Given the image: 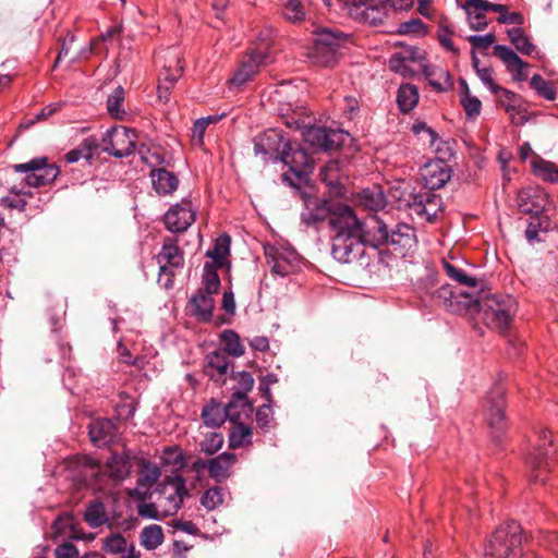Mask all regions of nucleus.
<instances>
[{
	"label": "nucleus",
	"instance_id": "0eeeda50",
	"mask_svg": "<svg viewBox=\"0 0 558 558\" xmlns=\"http://www.w3.org/2000/svg\"><path fill=\"white\" fill-rule=\"evenodd\" d=\"M137 135L134 130L125 126H114L102 137V150L117 158L126 157L136 149Z\"/></svg>",
	"mask_w": 558,
	"mask_h": 558
},
{
	"label": "nucleus",
	"instance_id": "2f4dec72",
	"mask_svg": "<svg viewBox=\"0 0 558 558\" xmlns=\"http://www.w3.org/2000/svg\"><path fill=\"white\" fill-rule=\"evenodd\" d=\"M230 244L231 238L226 233L216 239L214 247L206 252V256L213 259L211 264L217 267L227 265V259L230 254Z\"/></svg>",
	"mask_w": 558,
	"mask_h": 558
},
{
	"label": "nucleus",
	"instance_id": "c9c22d12",
	"mask_svg": "<svg viewBox=\"0 0 558 558\" xmlns=\"http://www.w3.org/2000/svg\"><path fill=\"white\" fill-rule=\"evenodd\" d=\"M359 199L364 208L372 211H378L386 206V197L378 186L363 190L359 195Z\"/></svg>",
	"mask_w": 558,
	"mask_h": 558
},
{
	"label": "nucleus",
	"instance_id": "4be33fe9",
	"mask_svg": "<svg viewBox=\"0 0 558 558\" xmlns=\"http://www.w3.org/2000/svg\"><path fill=\"white\" fill-rule=\"evenodd\" d=\"M349 15L371 26L381 24L386 17L385 9L380 5H367L363 0L349 8Z\"/></svg>",
	"mask_w": 558,
	"mask_h": 558
},
{
	"label": "nucleus",
	"instance_id": "b1692460",
	"mask_svg": "<svg viewBox=\"0 0 558 558\" xmlns=\"http://www.w3.org/2000/svg\"><path fill=\"white\" fill-rule=\"evenodd\" d=\"M422 72L429 85L439 93L448 92L453 86L449 71L444 68L425 64L422 68Z\"/></svg>",
	"mask_w": 558,
	"mask_h": 558
},
{
	"label": "nucleus",
	"instance_id": "ddd939ff",
	"mask_svg": "<svg viewBox=\"0 0 558 558\" xmlns=\"http://www.w3.org/2000/svg\"><path fill=\"white\" fill-rule=\"evenodd\" d=\"M286 143L281 130L269 129L254 138V153L256 156H262L264 160L277 161L280 160Z\"/></svg>",
	"mask_w": 558,
	"mask_h": 558
},
{
	"label": "nucleus",
	"instance_id": "2eb2a0df",
	"mask_svg": "<svg viewBox=\"0 0 558 558\" xmlns=\"http://www.w3.org/2000/svg\"><path fill=\"white\" fill-rule=\"evenodd\" d=\"M183 72L182 59L174 51H167L165 64L160 71L158 78V97L167 101V96L162 95V90L170 93Z\"/></svg>",
	"mask_w": 558,
	"mask_h": 558
},
{
	"label": "nucleus",
	"instance_id": "a18cd8bd",
	"mask_svg": "<svg viewBox=\"0 0 558 558\" xmlns=\"http://www.w3.org/2000/svg\"><path fill=\"white\" fill-rule=\"evenodd\" d=\"M217 266L211 263H205L203 272V289L207 294H216L220 288V278L217 274Z\"/></svg>",
	"mask_w": 558,
	"mask_h": 558
},
{
	"label": "nucleus",
	"instance_id": "7ed1b4c3",
	"mask_svg": "<svg viewBox=\"0 0 558 558\" xmlns=\"http://www.w3.org/2000/svg\"><path fill=\"white\" fill-rule=\"evenodd\" d=\"M482 313L484 323L500 332L508 329L517 313V301L511 295L494 294L476 300L473 311Z\"/></svg>",
	"mask_w": 558,
	"mask_h": 558
},
{
	"label": "nucleus",
	"instance_id": "338daca9",
	"mask_svg": "<svg viewBox=\"0 0 558 558\" xmlns=\"http://www.w3.org/2000/svg\"><path fill=\"white\" fill-rule=\"evenodd\" d=\"M338 162L330 161L325 165L319 172V177L326 185L335 187L338 184Z\"/></svg>",
	"mask_w": 558,
	"mask_h": 558
},
{
	"label": "nucleus",
	"instance_id": "de8ad7c7",
	"mask_svg": "<svg viewBox=\"0 0 558 558\" xmlns=\"http://www.w3.org/2000/svg\"><path fill=\"white\" fill-rule=\"evenodd\" d=\"M95 144L92 140H84L76 148L68 151L64 159L69 163L77 162L81 159L89 160L93 157Z\"/></svg>",
	"mask_w": 558,
	"mask_h": 558
},
{
	"label": "nucleus",
	"instance_id": "6ab92c4d",
	"mask_svg": "<svg viewBox=\"0 0 558 558\" xmlns=\"http://www.w3.org/2000/svg\"><path fill=\"white\" fill-rule=\"evenodd\" d=\"M265 256L271 272L275 275L284 277L294 270L296 260L294 252L266 246Z\"/></svg>",
	"mask_w": 558,
	"mask_h": 558
},
{
	"label": "nucleus",
	"instance_id": "69168bd1",
	"mask_svg": "<svg viewBox=\"0 0 558 558\" xmlns=\"http://www.w3.org/2000/svg\"><path fill=\"white\" fill-rule=\"evenodd\" d=\"M162 461L166 464L173 465L174 468L184 466V457L182 450L178 447H169L162 451Z\"/></svg>",
	"mask_w": 558,
	"mask_h": 558
},
{
	"label": "nucleus",
	"instance_id": "e433bc0d",
	"mask_svg": "<svg viewBox=\"0 0 558 558\" xmlns=\"http://www.w3.org/2000/svg\"><path fill=\"white\" fill-rule=\"evenodd\" d=\"M84 520L93 527L97 529L109 521L105 505L99 500L90 501L84 512Z\"/></svg>",
	"mask_w": 558,
	"mask_h": 558
},
{
	"label": "nucleus",
	"instance_id": "aec40b11",
	"mask_svg": "<svg viewBox=\"0 0 558 558\" xmlns=\"http://www.w3.org/2000/svg\"><path fill=\"white\" fill-rule=\"evenodd\" d=\"M494 54L505 64L512 78L517 82H523L527 78V63L524 62L511 48L505 45L494 46Z\"/></svg>",
	"mask_w": 558,
	"mask_h": 558
},
{
	"label": "nucleus",
	"instance_id": "864d4df0",
	"mask_svg": "<svg viewBox=\"0 0 558 558\" xmlns=\"http://www.w3.org/2000/svg\"><path fill=\"white\" fill-rule=\"evenodd\" d=\"M412 131L415 134H421L425 132L429 136V145L435 147L436 153L441 151V147H445L448 151L450 150V146L447 142H442L438 138V134L429 128L425 122H416L412 126Z\"/></svg>",
	"mask_w": 558,
	"mask_h": 558
},
{
	"label": "nucleus",
	"instance_id": "6e6552de",
	"mask_svg": "<svg viewBox=\"0 0 558 558\" xmlns=\"http://www.w3.org/2000/svg\"><path fill=\"white\" fill-rule=\"evenodd\" d=\"M16 172H25L26 184L39 187L53 182L59 175V168L56 165H48L47 158H35L25 163L13 166Z\"/></svg>",
	"mask_w": 558,
	"mask_h": 558
},
{
	"label": "nucleus",
	"instance_id": "7c9ffc66",
	"mask_svg": "<svg viewBox=\"0 0 558 558\" xmlns=\"http://www.w3.org/2000/svg\"><path fill=\"white\" fill-rule=\"evenodd\" d=\"M230 361L222 351H214L206 355L205 373L211 379L218 380L227 374Z\"/></svg>",
	"mask_w": 558,
	"mask_h": 558
},
{
	"label": "nucleus",
	"instance_id": "f257e3e1",
	"mask_svg": "<svg viewBox=\"0 0 558 558\" xmlns=\"http://www.w3.org/2000/svg\"><path fill=\"white\" fill-rule=\"evenodd\" d=\"M331 254L340 263L356 262L363 256L366 245L378 247L390 244L396 250L410 248L415 242V232L405 223L398 225L390 232L377 216L366 219L357 217L350 206L337 207L329 221Z\"/></svg>",
	"mask_w": 558,
	"mask_h": 558
},
{
	"label": "nucleus",
	"instance_id": "603ef678",
	"mask_svg": "<svg viewBox=\"0 0 558 558\" xmlns=\"http://www.w3.org/2000/svg\"><path fill=\"white\" fill-rule=\"evenodd\" d=\"M225 501V492L221 487L215 486L207 489L201 497V505L208 511L215 510Z\"/></svg>",
	"mask_w": 558,
	"mask_h": 558
},
{
	"label": "nucleus",
	"instance_id": "58836bf2",
	"mask_svg": "<svg viewBox=\"0 0 558 558\" xmlns=\"http://www.w3.org/2000/svg\"><path fill=\"white\" fill-rule=\"evenodd\" d=\"M234 379L238 381L239 390L233 393V400L235 402V407L241 405L243 411L246 413L248 408L245 393L253 388L254 379L252 375L247 372H240L234 376Z\"/></svg>",
	"mask_w": 558,
	"mask_h": 558
},
{
	"label": "nucleus",
	"instance_id": "c03bdc74",
	"mask_svg": "<svg viewBox=\"0 0 558 558\" xmlns=\"http://www.w3.org/2000/svg\"><path fill=\"white\" fill-rule=\"evenodd\" d=\"M73 517L71 514L59 515L51 524V536L53 539L59 537H73Z\"/></svg>",
	"mask_w": 558,
	"mask_h": 558
},
{
	"label": "nucleus",
	"instance_id": "bb28decb",
	"mask_svg": "<svg viewBox=\"0 0 558 558\" xmlns=\"http://www.w3.org/2000/svg\"><path fill=\"white\" fill-rule=\"evenodd\" d=\"M151 183L159 195L172 194L179 185V179L165 168H154L150 171Z\"/></svg>",
	"mask_w": 558,
	"mask_h": 558
},
{
	"label": "nucleus",
	"instance_id": "c756f323",
	"mask_svg": "<svg viewBox=\"0 0 558 558\" xmlns=\"http://www.w3.org/2000/svg\"><path fill=\"white\" fill-rule=\"evenodd\" d=\"M339 206H348L347 204L337 203L333 205H329L328 202L324 201L316 205L315 210H311L307 208L302 214V221L306 225H315L317 222L327 220V223L329 225L330 217L333 213V210ZM330 230V228L328 227ZM331 234V232L329 231Z\"/></svg>",
	"mask_w": 558,
	"mask_h": 558
},
{
	"label": "nucleus",
	"instance_id": "bf43d9fd",
	"mask_svg": "<svg viewBox=\"0 0 558 558\" xmlns=\"http://www.w3.org/2000/svg\"><path fill=\"white\" fill-rule=\"evenodd\" d=\"M275 37V29L271 26H263L256 36V48L253 50L267 51L270 53V47L272 46Z\"/></svg>",
	"mask_w": 558,
	"mask_h": 558
},
{
	"label": "nucleus",
	"instance_id": "a211bd4d",
	"mask_svg": "<svg viewBox=\"0 0 558 558\" xmlns=\"http://www.w3.org/2000/svg\"><path fill=\"white\" fill-rule=\"evenodd\" d=\"M548 194L538 186H529L518 193L517 205L521 213L526 215H539L547 209Z\"/></svg>",
	"mask_w": 558,
	"mask_h": 558
},
{
	"label": "nucleus",
	"instance_id": "dca6fc26",
	"mask_svg": "<svg viewBox=\"0 0 558 558\" xmlns=\"http://www.w3.org/2000/svg\"><path fill=\"white\" fill-rule=\"evenodd\" d=\"M539 438L542 440V445L527 454L525 463L530 471V481L544 483L549 470V451L545 448V445L547 441L548 444L550 441L548 440L547 432H542Z\"/></svg>",
	"mask_w": 558,
	"mask_h": 558
},
{
	"label": "nucleus",
	"instance_id": "cd10ccee",
	"mask_svg": "<svg viewBox=\"0 0 558 558\" xmlns=\"http://www.w3.org/2000/svg\"><path fill=\"white\" fill-rule=\"evenodd\" d=\"M236 461V456L231 452H222L209 459V476L217 482L228 478L231 475V468Z\"/></svg>",
	"mask_w": 558,
	"mask_h": 558
},
{
	"label": "nucleus",
	"instance_id": "9b49d317",
	"mask_svg": "<svg viewBox=\"0 0 558 558\" xmlns=\"http://www.w3.org/2000/svg\"><path fill=\"white\" fill-rule=\"evenodd\" d=\"M433 298L452 313L473 312V305H476L475 298L462 290H454L450 284L441 286Z\"/></svg>",
	"mask_w": 558,
	"mask_h": 558
},
{
	"label": "nucleus",
	"instance_id": "1a4fd4ad",
	"mask_svg": "<svg viewBox=\"0 0 558 558\" xmlns=\"http://www.w3.org/2000/svg\"><path fill=\"white\" fill-rule=\"evenodd\" d=\"M441 156L434 160L426 162L421 169V177L424 181V184L429 190H439L445 186V184L451 178V168L445 161L446 156H451L452 150L449 151L441 147V151L439 153Z\"/></svg>",
	"mask_w": 558,
	"mask_h": 558
},
{
	"label": "nucleus",
	"instance_id": "13d9d810",
	"mask_svg": "<svg viewBox=\"0 0 558 558\" xmlns=\"http://www.w3.org/2000/svg\"><path fill=\"white\" fill-rule=\"evenodd\" d=\"M531 86L547 100L556 98V90L553 85L545 81L539 74H534L530 81Z\"/></svg>",
	"mask_w": 558,
	"mask_h": 558
},
{
	"label": "nucleus",
	"instance_id": "ea45409f",
	"mask_svg": "<svg viewBox=\"0 0 558 558\" xmlns=\"http://www.w3.org/2000/svg\"><path fill=\"white\" fill-rule=\"evenodd\" d=\"M508 37L515 49L525 56H531L536 47L531 43L529 36L521 27H514L507 31Z\"/></svg>",
	"mask_w": 558,
	"mask_h": 558
},
{
	"label": "nucleus",
	"instance_id": "5fc2aeb1",
	"mask_svg": "<svg viewBox=\"0 0 558 558\" xmlns=\"http://www.w3.org/2000/svg\"><path fill=\"white\" fill-rule=\"evenodd\" d=\"M223 445V436L220 433L211 432L205 435L204 439L199 442L202 452L207 456H213L218 452Z\"/></svg>",
	"mask_w": 558,
	"mask_h": 558
},
{
	"label": "nucleus",
	"instance_id": "052dcab7",
	"mask_svg": "<svg viewBox=\"0 0 558 558\" xmlns=\"http://www.w3.org/2000/svg\"><path fill=\"white\" fill-rule=\"evenodd\" d=\"M497 96V102L508 113L515 112L518 110L519 97L511 90L501 87Z\"/></svg>",
	"mask_w": 558,
	"mask_h": 558
},
{
	"label": "nucleus",
	"instance_id": "3c124183",
	"mask_svg": "<svg viewBox=\"0 0 558 558\" xmlns=\"http://www.w3.org/2000/svg\"><path fill=\"white\" fill-rule=\"evenodd\" d=\"M533 171L536 175L548 182H558V168L551 162L543 159L532 162Z\"/></svg>",
	"mask_w": 558,
	"mask_h": 558
},
{
	"label": "nucleus",
	"instance_id": "9d476101",
	"mask_svg": "<svg viewBox=\"0 0 558 558\" xmlns=\"http://www.w3.org/2000/svg\"><path fill=\"white\" fill-rule=\"evenodd\" d=\"M484 417L496 436H499L506 429V416L504 413L505 398L501 388L493 389L484 400Z\"/></svg>",
	"mask_w": 558,
	"mask_h": 558
},
{
	"label": "nucleus",
	"instance_id": "a878e982",
	"mask_svg": "<svg viewBox=\"0 0 558 558\" xmlns=\"http://www.w3.org/2000/svg\"><path fill=\"white\" fill-rule=\"evenodd\" d=\"M211 295L199 289L190 300L192 314L202 322H209L213 317L215 302Z\"/></svg>",
	"mask_w": 558,
	"mask_h": 558
},
{
	"label": "nucleus",
	"instance_id": "20e7f679",
	"mask_svg": "<svg viewBox=\"0 0 558 558\" xmlns=\"http://www.w3.org/2000/svg\"><path fill=\"white\" fill-rule=\"evenodd\" d=\"M280 161L287 165L291 174L294 175V179H292L289 173H283L282 179L294 187L306 182L314 169V160L308 153L300 144L289 141L283 146Z\"/></svg>",
	"mask_w": 558,
	"mask_h": 558
},
{
	"label": "nucleus",
	"instance_id": "f8f14e48",
	"mask_svg": "<svg viewBox=\"0 0 558 558\" xmlns=\"http://www.w3.org/2000/svg\"><path fill=\"white\" fill-rule=\"evenodd\" d=\"M302 136L311 146L324 150L337 149L343 143V133L341 131L312 125L310 122L302 131Z\"/></svg>",
	"mask_w": 558,
	"mask_h": 558
},
{
	"label": "nucleus",
	"instance_id": "6e6d98bb",
	"mask_svg": "<svg viewBox=\"0 0 558 558\" xmlns=\"http://www.w3.org/2000/svg\"><path fill=\"white\" fill-rule=\"evenodd\" d=\"M340 37L336 33L324 28L316 34L315 38V51L319 52L322 48H335L339 47Z\"/></svg>",
	"mask_w": 558,
	"mask_h": 558
},
{
	"label": "nucleus",
	"instance_id": "423d86ee",
	"mask_svg": "<svg viewBox=\"0 0 558 558\" xmlns=\"http://www.w3.org/2000/svg\"><path fill=\"white\" fill-rule=\"evenodd\" d=\"M190 493L185 485V480L181 475L168 477L161 485L157 505L161 515L169 517L175 514L182 507Z\"/></svg>",
	"mask_w": 558,
	"mask_h": 558
},
{
	"label": "nucleus",
	"instance_id": "37998d69",
	"mask_svg": "<svg viewBox=\"0 0 558 558\" xmlns=\"http://www.w3.org/2000/svg\"><path fill=\"white\" fill-rule=\"evenodd\" d=\"M160 475L161 472L157 464L144 460L141 463L138 485L151 488L158 482Z\"/></svg>",
	"mask_w": 558,
	"mask_h": 558
},
{
	"label": "nucleus",
	"instance_id": "f03ea898",
	"mask_svg": "<svg viewBox=\"0 0 558 558\" xmlns=\"http://www.w3.org/2000/svg\"><path fill=\"white\" fill-rule=\"evenodd\" d=\"M523 535L517 521L499 525L485 544V558H521Z\"/></svg>",
	"mask_w": 558,
	"mask_h": 558
},
{
	"label": "nucleus",
	"instance_id": "8fccbe9b",
	"mask_svg": "<svg viewBox=\"0 0 558 558\" xmlns=\"http://www.w3.org/2000/svg\"><path fill=\"white\" fill-rule=\"evenodd\" d=\"M124 100V89L118 86L107 99V109L111 117L123 119L125 111L122 109Z\"/></svg>",
	"mask_w": 558,
	"mask_h": 558
},
{
	"label": "nucleus",
	"instance_id": "f3484780",
	"mask_svg": "<svg viewBox=\"0 0 558 558\" xmlns=\"http://www.w3.org/2000/svg\"><path fill=\"white\" fill-rule=\"evenodd\" d=\"M227 418L234 423L241 418V413L236 411L234 401H230L228 405L223 407L221 403L211 400L202 410V420L208 427H219Z\"/></svg>",
	"mask_w": 558,
	"mask_h": 558
},
{
	"label": "nucleus",
	"instance_id": "72a5a7b5",
	"mask_svg": "<svg viewBox=\"0 0 558 558\" xmlns=\"http://www.w3.org/2000/svg\"><path fill=\"white\" fill-rule=\"evenodd\" d=\"M271 61V53L267 51L251 50L242 61L240 69L253 77L262 65Z\"/></svg>",
	"mask_w": 558,
	"mask_h": 558
},
{
	"label": "nucleus",
	"instance_id": "680f3d73",
	"mask_svg": "<svg viewBox=\"0 0 558 558\" xmlns=\"http://www.w3.org/2000/svg\"><path fill=\"white\" fill-rule=\"evenodd\" d=\"M453 27L447 23H440L438 26L437 37L440 45L446 48L448 51L453 53H458L459 50L454 47L451 36L453 35Z\"/></svg>",
	"mask_w": 558,
	"mask_h": 558
},
{
	"label": "nucleus",
	"instance_id": "39448f33",
	"mask_svg": "<svg viewBox=\"0 0 558 558\" xmlns=\"http://www.w3.org/2000/svg\"><path fill=\"white\" fill-rule=\"evenodd\" d=\"M156 260L159 265L158 282L166 289L172 288L177 270L181 269L184 265L183 252L179 247L177 240L167 238L156 256Z\"/></svg>",
	"mask_w": 558,
	"mask_h": 558
},
{
	"label": "nucleus",
	"instance_id": "4c0bfd02",
	"mask_svg": "<svg viewBox=\"0 0 558 558\" xmlns=\"http://www.w3.org/2000/svg\"><path fill=\"white\" fill-rule=\"evenodd\" d=\"M397 102L402 112H410L418 102V90L416 86L402 84L398 89Z\"/></svg>",
	"mask_w": 558,
	"mask_h": 558
},
{
	"label": "nucleus",
	"instance_id": "c85d7f7f",
	"mask_svg": "<svg viewBox=\"0 0 558 558\" xmlns=\"http://www.w3.org/2000/svg\"><path fill=\"white\" fill-rule=\"evenodd\" d=\"M280 14L289 23L300 24L306 20L305 0H278Z\"/></svg>",
	"mask_w": 558,
	"mask_h": 558
},
{
	"label": "nucleus",
	"instance_id": "09e8293b",
	"mask_svg": "<svg viewBox=\"0 0 558 558\" xmlns=\"http://www.w3.org/2000/svg\"><path fill=\"white\" fill-rule=\"evenodd\" d=\"M102 549L107 554L116 555L121 554V556L130 549L128 546V541L121 534H111L104 538Z\"/></svg>",
	"mask_w": 558,
	"mask_h": 558
},
{
	"label": "nucleus",
	"instance_id": "4d7b16f0",
	"mask_svg": "<svg viewBox=\"0 0 558 558\" xmlns=\"http://www.w3.org/2000/svg\"><path fill=\"white\" fill-rule=\"evenodd\" d=\"M550 221L547 217H533L525 230V236L530 242L538 241V231H547Z\"/></svg>",
	"mask_w": 558,
	"mask_h": 558
},
{
	"label": "nucleus",
	"instance_id": "774afa93",
	"mask_svg": "<svg viewBox=\"0 0 558 558\" xmlns=\"http://www.w3.org/2000/svg\"><path fill=\"white\" fill-rule=\"evenodd\" d=\"M408 59L400 53H395L389 60V68L391 71L401 74L402 76H411L412 70L407 63Z\"/></svg>",
	"mask_w": 558,
	"mask_h": 558
},
{
	"label": "nucleus",
	"instance_id": "49530a36",
	"mask_svg": "<svg viewBox=\"0 0 558 558\" xmlns=\"http://www.w3.org/2000/svg\"><path fill=\"white\" fill-rule=\"evenodd\" d=\"M220 339L223 342L225 350L228 354L235 357H240L244 354V347L242 345L240 337L235 331L226 329L221 332Z\"/></svg>",
	"mask_w": 558,
	"mask_h": 558
},
{
	"label": "nucleus",
	"instance_id": "e2e57ef3",
	"mask_svg": "<svg viewBox=\"0 0 558 558\" xmlns=\"http://www.w3.org/2000/svg\"><path fill=\"white\" fill-rule=\"evenodd\" d=\"M444 267H445L447 275L450 278H452L453 280H456L457 282L468 286V287L476 286L475 278L468 276L463 270L454 267L453 265H451L447 262L445 263Z\"/></svg>",
	"mask_w": 558,
	"mask_h": 558
},
{
	"label": "nucleus",
	"instance_id": "4468645a",
	"mask_svg": "<svg viewBox=\"0 0 558 558\" xmlns=\"http://www.w3.org/2000/svg\"><path fill=\"white\" fill-rule=\"evenodd\" d=\"M196 210L187 199H182L165 214L166 228L173 233H181L195 221Z\"/></svg>",
	"mask_w": 558,
	"mask_h": 558
},
{
	"label": "nucleus",
	"instance_id": "f704fd0d",
	"mask_svg": "<svg viewBox=\"0 0 558 558\" xmlns=\"http://www.w3.org/2000/svg\"><path fill=\"white\" fill-rule=\"evenodd\" d=\"M271 61V53L267 51L251 50L242 61L240 69L253 77L262 65Z\"/></svg>",
	"mask_w": 558,
	"mask_h": 558
},
{
	"label": "nucleus",
	"instance_id": "5701e85b",
	"mask_svg": "<svg viewBox=\"0 0 558 558\" xmlns=\"http://www.w3.org/2000/svg\"><path fill=\"white\" fill-rule=\"evenodd\" d=\"M410 207L420 217L434 221L440 211V198L435 194L426 193L416 197Z\"/></svg>",
	"mask_w": 558,
	"mask_h": 558
},
{
	"label": "nucleus",
	"instance_id": "393cba45",
	"mask_svg": "<svg viewBox=\"0 0 558 558\" xmlns=\"http://www.w3.org/2000/svg\"><path fill=\"white\" fill-rule=\"evenodd\" d=\"M108 476L114 482L128 478L132 471V462L125 453H112L106 463Z\"/></svg>",
	"mask_w": 558,
	"mask_h": 558
},
{
	"label": "nucleus",
	"instance_id": "a19ab883",
	"mask_svg": "<svg viewBox=\"0 0 558 558\" xmlns=\"http://www.w3.org/2000/svg\"><path fill=\"white\" fill-rule=\"evenodd\" d=\"M163 538L162 527L157 524L148 525L141 532V544L148 550H154L159 547Z\"/></svg>",
	"mask_w": 558,
	"mask_h": 558
},
{
	"label": "nucleus",
	"instance_id": "0e129e2a",
	"mask_svg": "<svg viewBox=\"0 0 558 558\" xmlns=\"http://www.w3.org/2000/svg\"><path fill=\"white\" fill-rule=\"evenodd\" d=\"M312 58L315 63H318L324 66H331L337 62V49L335 48H322L319 52L315 51V48L312 52Z\"/></svg>",
	"mask_w": 558,
	"mask_h": 558
},
{
	"label": "nucleus",
	"instance_id": "79ce46f5",
	"mask_svg": "<svg viewBox=\"0 0 558 558\" xmlns=\"http://www.w3.org/2000/svg\"><path fill=\"white\" fill-rule=\"evenodd\" d=\"M252 428L243 423H236L230 435L229 446L230 448H241L252 444Z\"/></svg>",
	"mask_w": 558,
	"mask_h": 558
},
{
	"label": "nucleus",
	"instance_id": "412c9836",
	"mask_svg": "<svg viewBox=\"0 0 558 558\" xmlns=\"http://www.w3.org/2000/svg\"><path fill=\"white\" fill-rule=\"evenodd\" d=\"M90 441L101 448L111 444L117 436L116 425L107 418H97L89 424Z\"/></svg>",
	"mask_w": 558,
	"mask_h": 558
},
{
	"label": "nucleus",
	"instance_id": "473e14b6",
	"mask_svg": "<svg viewBox=\"0 0 558 558\" xmlns=\"http://www.w3.org/2000/svg\"><path fill=\"white\" fill-rule=\"evenodd\" d=\"M460 85V102L464 109L465 116L469 120H475L481 113L482 102L476 96L471 95L465 80L461 78Z\"/></svg>",
	"mask_w": 558,
	"mask_h": 558
}]
</instances>
